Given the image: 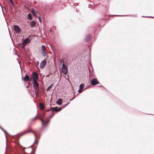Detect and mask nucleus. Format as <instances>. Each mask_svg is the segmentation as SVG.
<instances>
[{
    "instance_id": "nucleus-1",
    "label": "nucleus",
    "mask_w": 154,
    "mask_h": 154,
    "mask_svg": "<svg viewBox=\"0 0 154 154\" xmlns=\"http://www.w3.org/2000/svg\"><path fill=\"white\" fill-rule=\"evenodd\" d=\"M30 80L33 82V87L35 89L36 96H37L39 95V84L35 79H31Z\"/></svg>"
},
{
    "instance_id": "nucleus-2",
    "label": "nucleus",
    "mask_w": 154,
    "mask_h": 154,
    "mask_svg": "<svg viewBox=\"0 0 154 154\" xmlns=\"http://www.w3.org/2000/svg\"><path fill=\"white\" fill-rule=\"evenodd\" d=\"M54 112H52L51 115L50 116L48 117V119H46V120H45L44 121V122L43 120L41 118L39 117H38V119H40V121H41L42 123V126H43L44 127H46L47 126V125L48 124V123L49 122L50 119L54 115Z\"/></svg>"
},
{
    "instance_id": "nucleus-3",
    "label": "nucleus",
    "mask_w": 154,
    "mask_h": 154,
    "mask_svg": "<svg viewBox=\"0 0 154 154\" xmlns=\"http://www.w3.org/2000/svg\"><path fill=\"white\" fill-rule=\"evenodd\" d=\"M29 132H31L34 134L35 137V139H36V135L34 133V132L31 130H28V131H25L23 132V133H21L20 134H18L17 135V137L19 138L21 136L25 134H26L27 133Z\"/></svg>"
},
{
    "instance_id": "nucleus-4",
    "label": "nucleus",
    "mask_w": 154,
    "mask_h": 154,
    "mask_svg": "<svg viewBox=\"0 0 154 154\" xmlns=\"http://www.w3.org/2000/svg\"><path fill=\"white\" fill-rule=\"evenodd\" d=\"M62 71L64 74H66L68 72L67 66L64 63L62 64Z\"/></svg>"
},
{
    "instance_id": "nucleus-5",
    "label": "nucleus",
    "mask_w": 154,
    "mask_h": 154,
    "mask_svg": "<svg viewBox=\"0 0 154 154\" xmlns=\"http://www.w3.org/2000/svg\"><path fill=\"white\" fill-rule=\"evenodd\" d=\"M99 83V82L97 79L95 78H92L90 81V84L92 85H96Z\"/></svg>"
},
{
    "instance_id": "nucleus-6",
    "label": "nucleus",
    "mask_w": 154,
    "mask_h": 154,
    "mask_svg": "<svg viewBox=\"0 0 154 154\" xmlns=\"http://www.w3.org/2000/svg\"><path fill=\"white\" fill-rule=\"evenodd\" d=\"M30 42V40L28 38H26L23 41L22 45H23V48H24L27 44L29 43Z\"/></svg>"
},
{
    "instance_id": "nucleus-7",
    "label": "nucleus",
    "mask_w": 154,
    "mask_h": 154,
    "mask_svg": "<svg viewBox=\"0 0 154 154\" xmlns=\"http://www.w3.org/2000/svg\"><path fill=\"white\" fill-rule=\"evenodd\" d=\"M14 30L17 33H20L21 30L20 27L17 25H14L13 26Z\"/></svg>"
},
{
    "instance_id": "nucleus-8",
    "label": "nucleus",
    "mask_w": 154,
    "mask_h": 154,
    "mask_svg": "<svg viewBox=\"0 0 154 154\" xmlns=\"http://www.w3.org/2000/svg\"><path fill=\"white\" fill-rule=\"evenodd\" d=\"M47 62L46 60H44L41 62L39 65V67L40 69H42L43 67L46 66Z\"/></svg>"
},
{
    "instance_id": "nucleus-9",
    "label": "nucleus",
    "mask_w": 154,
    "mask_h": 154,
    "mask_svg": "<svg viewBox=\"0 0 154 154\" xmlns=\"http://www.w3.org/2000/svg\"><path fill=\"white\" fill-rule=\"evenodd\" d=\"M32 77L33 79H36L37 80L38 79V74L35 72H34L32 74Z\"/></svg>"
},
{
    "instance_id": "nucleus-10",
    "label": "nucleus",
    "mask_w": 154,
    "mask_h": 154,
    "mask_svg": "<svg viewBox=\"0 0 154 154\" xmlns=\"http://www.w3.org/2000/svg\"><path fill=\"white\" fill-rule=\"evenodd\" d=\"M29 24L31 28H33L35 26L36 22L34 20H32L30 22Z\"/></svg>"
},
{
    "instance_id": "nucleus-11",
    "label": "nucleus",
    "mask_w": 154,
    "mask_h": 154,
    "mask_svg": "<svg viewBox=\"0 0 154 154\" xmlns=\"http://www.w3.org/2000/svg\"><path fill=\"white\" fill-rule=\"evenodd\" d=\"M30 12L35 18H37L38 17V15L36 14L35 10L34 9H32V10Z\"/></svg>"
},
{
    "instance_id": "nucleus-12",
    "label": "nucleus",
    "mask_w": 154,
    "mask_h": 154,
    "mask_svg": "<svg viewBox=\"0 0 154 154\" xmlns=\"http://www.w3.org/2000/svg\"><path fill=\"white\" fill-rule=\"evenodd\" d=\"M62 100L61 98L59 99L56 102V103L58 105H60L62 104Z\"/></svg>"
},
{
    "instance_id": "nucleus-13",
    "label": "nucleus",
    "mask_w": 154,
    "mask_h": 154,
    "mask_svg": "<svg viewBox=\"0 0 154 154\" xmlns=\"http://www.w3.org/2000/svg\"><path fill=\"white\" fill-rule=\"evenodd\" d=\"M29 77L28 75H26L23 79L24 82L28 81L29 80Z\"/></svg>"
},
{
    "instance_id": "nucleus-14",
    "label": "nucleus",
    "mask_w": 154,
    "mask_h": 154,
    "mask_svg": "<svg viewBox=\"0 0 154 154\" xmlns=\"http://www.w3.org/2000/svg\"><path fill=\"white\" fill-rule=\"evenodd\" d=\"M27 18L29 20H32V16L30 13H29L27 14Z\"/></svg>"
},
{
    "instance_id": "nucleus-15",
    "label": "nucleus",
    "mask_w": 154,
    "mask_h": 154,
    "mask_svg": "<svg viewBox=\"0 0 154 154\" xmlns=\"http://www.w3.org/2000/svg\"><path fill=\"white\" fill-rule=\"evenodd\" d=\"M39 106L41 109L43 110L45 108L44 104L42 103H39Z\"/></svg>"
},
{
    "instance_id": "nucleus-16",
    "label": "nucleus",
    "mask_w": 154,
    "mask_h": 154,
    "mask_svg": "<svg viewBox=\"0 0 154 154\" xmlns=\"http://www.w3.org/2000/svg\"><path fill=\"white\" fill-rule=\"evenodd\" d=\"M41 54L44 57H46V58H48V55L47 54L46 52H42Z\"/></svg>"
},
{
    "instance_id": "nucleus-17",
    "label": "nucleus",
    "mask_w": 154,
    "mask_h": 154,
    "mask_svg": "<svg viewBox=\"0 0 154 154\" xmlns=\"http://www.w3.org/2000/svg\"><path fill=\"white\" fill-rule=\"evenodd\" d=\"M42 52H46V48L45 46V45H42Z\"/></svg>"
},
{
    "instance_id": "nucleus-18",
    "label": "nucleus",
    "mask_w": 154,
    "mask_h": 154,
    "mask_svg": "<svg viewBox=\"0 0 154 154\" xmlns=\"http://www.w3.org/2000/svg\"><path fill=\"white\" fill-rule=\"evenodd\" d=\"M91 38V37L90 35H88L86 36V37L85 38V40L86 42H88L89 41Z\"/></svg>"
},
{
    "instance_id": "nucleus-19",
    "label": "nucleus",
    "mask_w": 154,
    "mask_h": 154,
    "mask_svg": "<svg viewBox=\"0 0 154 154\" xmlns=\"http://www.w3.org/2000/svg\"><path fill=\"white\" fill-rule=\"evenodd\" d=\"M57 107L56 106V107H51V109L53 111H54V112H56V111H55V110H57Z\"/></svg>"
},
{
    "instance_id": "nucleus-20",
    "label": "nucleus",
    "mask_w": 154,
    "mask_h": 154,
    "mask_svg": "<svg viewBox=\"0 0 154 154\" xmlns=\"http://www.w3.org/2000/svg\"><path fill=\"white\" fill-rule=\"evenodd\" d=\"M85 84H82L80 85L79 86V88L83 90V89L84 88Z\"/></svg>"
},
{
    "instance_id": "nucleus-21",
    "label": "nucleus",
    "mask_w": 154,
    "mask_h": 154,
    "mask_svg": "<svg viewBox=\"0 0 154 154\" xmlns=\"http://www.w3.org/2000/svg\"><path fill=\"white\" fill-rule=\"evenodd\" d=\"M115 16H116V17L132 16L129 15H115Z\"/></svg>"
},
{
    "instance_id": "nucleus-22",
    "label": "nucleus",
    "mask_w": 154,
    "mask_h": 154,
    "mask_svg": "<svg viewBox=\"0 0 154 154\" xmlns=\"http://www.w3.org/2000/svg\"><path fill=\"white\" fill-rule=\"evenodd\" d=\"M59 61L60 62V63L61 64L63 63H64V61L62 59H60L59 60Z\"/></svg>"
},
{
    "instance_id": "nucleus-23",
    "label": "nucleus",
    "mask_w": 154,
    "mask_h": 154,
    "mask_svg": "<svg viewBox=\"0 0 154 154\" xmlns=\"http://www.w3.org/2000/svg\"><path fill=\"white\" fill-rule=\"evenodd\" d=\"M0 128H1V129L3 131H4V133H5V137H6V138L7 137H6V134H8V133H7L6 132V131L5 130H4L1 127H0Z\"/></svg>"
},
{
    "instance_id": "nucleus-24",
    "label": "nucleus",
    "mask_w": 154,
    "mask_h": 154,
    "mask_svg": "<svg viewBox=\"0 0 154 154\" xmlns=\"http://www.w3.org/2000/svg\"><path fill=\"white\" fill-rule=\"evenodd\" d=\"M62 107L57 108V110H55L56 112H59L62 109Z\"/></svg>"
},
{
    "instance_id": "nucleus-25",
    "label": "nucleus",
    "mask_w": 154,
    "mask_h": 154,
    "mask_svg": "<svg viewBox=\"0 0 154 154\" xmlns=\"http://www.w3.org/2000/svg\"><path fill=\"white\" fill-rule=\"evenodd\" d=\"M91 4L90 5H89V6H88V7L89 8H92V7H91L90 6V5H94V3L93 2H91Z\"/></svg>"
},
{
    "instance_id": "nucleus-26",
    "label": "nucleus",
    "mask_w": 154,
    "mask_h": 154,
    "mask_svg": "<svg viewBox=\"0 0 154 154\" xmlns=\"http://www.w3.org/2000/svg\"><path fill=\"white\" fill-rule=\"evenodd\" d=\"M37 118V116H36L34 118H33L31 119L32 121H33L34 120L36 119Z\"/></svg>"
},
{
    "instance_id": "nucleus-27",
    "label": "nucleus",
    "mask_w": 154,
    "mask_h": 154,
    "mask_svg": "<svg viewBox=\"0 0 154 154\" xmlns=\"http://www.w3.org/2000/svg\"><path fill=\"white\" fill-rule=\"evenodd\" d=\"M38 20H39V21L40 22V23H42V21L41 19V17H38Z\"/></svg>"
},
{
    "instance_id": "nucleus-28",
    "label": "nucleus",
    "mask_w": 154,
    "mask_h": 154,
    "mask_svg": "<svg viewBox=\"0 0 154 154\" xmlns=\"http://www.w3.org/2000/svg\"><path fill=\"white\" fill-rule=\"evenodd\" d=\"M83 91V90L81 89H80L79 88V89L78 90V92H79V93H81V92L82 91Z\"/></svg>"
},
{
    "instance_id": "nucleus-29",
    "label": "nucleus",
    "mask_w": 154,
    "mask_h": 154,
    "mask_svg": "<svg viewBox=\"0 0 154 154\" xmlns=\"http://www.w3.org/2000/svg\"><path fill=\"white\" fill-rule=\"evenodd\" d=\"M141 17H152V16H142Z\"/></svg>"
},
{
    "instance_id": "nucleus-30",
    "label": "nucleus",
    "mask_w": 154,
    "mask_h": 154,
    "mask_svg": "<svg viewBox=\"0 0 154 154\" xmlns=\"http://www.w3.org/2000/svg\"><path fill=\"white\" fill-rule=\"evenodd\" d=\"M11 5L13 6H14V2H13V1H12V2H11Z\"/></svg>"
},
{
    "instance_id": "nucleus-31",
    "label": "nucleus",
    "mask_w": 154,
    "mask_h": 154,
    "mask_svg": "<svg viewBox=\"0 0 154 154\" xmlns=\"http://www.w3.org/2000/svg\"><path fill=\"white\" fill-rule=\"evenodd\" d=\"M9 0L10 3L12 2V1H13L12 0Z\"/></svg>"
},
{
    "instance_id": "nucleus-32",
    "label": "nucleus",
    "mask_w": 154,
    "mask_h": 154,
    "mask_svg": "<svg viewBox=\"0 0 154 154\" xmlns=\"http://www.w3.org/2000/svg\"><path fill=\"white\" fill-rule=\"evenodd\" d=\"M51 87V85L49 86V87L48 88V89L50 88Z\"/></svg>"
},
{
    "instance_id": "nucleus-33",
    "label": "nucleus",
    "mask_w": 154,
    "mask_h": 154,
    "mask_svg": "<svg viewBox=\"0 0 154 154\" xmlns=\"http://www.w3.org/2000/svg\"><path fill=\"white\" fill-rule=\"evenodd\" d=\"M50 110V109H48L47 110V111H49Z\"/></svg>"
},
{
    "instance_id": "nucleus-34",
    "label": "nucleus",
    "mask_w": 154,
    "mask_h": 154,
    "mask_svg": "<svg viewBox=\"0 0 154 154\" xmlns=\"http://www.w3.org/2000/svg\"><path fill=\"white\" fill-rule=\"evenodd\" d=\"M44 116H45V114H44L43 116H42V117H43Z\"/></svg>"
},
{
    "instance_id": "nucleus-35",
    "label": "nucleus",
    "mask_w": 154,
    "mask_h": 154,
    "mask_svg": "<svg viewBox=\"0 0 154 154\" xmlns=\"http://www.w3.org/2000/svg\"><path fill=\"white\" fill-rule=\"evenodd\" d=\"M50 32H51V29H50Z\"/></svg>"
}]
</instances>
